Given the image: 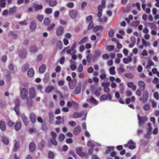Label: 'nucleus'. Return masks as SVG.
<instances>
[{"label":"nucleus","instance_id":"40","mask_svg":"<svg viewBox=\"0 0 159 159\" xmlns=\"http://www.w3.org/2000/svg\"><path fill=\"white\" fill-rule=\"evenodd\" d=\"M67 105L68 106L70 107L72 105H77V103L73 101H68L67 102Z\"/></svg>","mask_w":159,"mask_h":159},{"label":"nucleus","instance_id":"64","mask_svg":"<svg viewBox=\"0 0 159 159\" xmlns=\"http://www.w3.org/2000/svg\"><path fill=\"white\" fill-rule=\"evenodd\" d=\"M7 124L8 126L11 127L14 125V123L11 120H8L7 122Z\"/></svg>","mask_w":159,"mask_h":159},{"label":"nucleus","instance_id":"55","mask_svg":"<svg viewBox=\"0 0 159 159\" xmlns=\"http://www.w3.org/2000/svg\"><path fill=\"white\" fill-rule=\"evenodd\" d=\"M70 68L72 71L75 70L77 68V66L74 64H71L70 66Z\"/></svg>","mask_w":159,"mask_h":159},{"label":"nucleus","instance_id":"43","mask_svg":"<svg viewBox=\"0 0 159 159\" xmlns=\"http://www.w3.org/2000/svg\"><path fill=\"white\" fill-rule=\"evenodd\" d=\"M142 43L144 47H147L148 46H149L150 45L149 43L148 42H147L144 39H142Z\"/></svg>","mask_w":159,"mask_h":159},{"label":"nucleus","instance_id":"59","mask_svg":"<svg viewBox=\"0 0 159 159\" xmlns=\"http://www.w3.org/2000/svg\"><path fill=\"white\" fill-rule=\"evenodd\" d=\"M55 26V24H52L50 25L47 28V30L48 31H51L52 29Z\"/></svg>","mask_w":159,"mask_h":159},{"label":"nucleus","instance_id":"20","mask_svg":"<svg viewBox=\"0 0 159 159\" xmlns=\"http://www.w3.org/2000/svg\"><path fill=\"white\" fill-rule=\"evenodd\" d=\"M54 89V88L53 86H48L46 87L45 90V92L47 93H49L53 90Z\"/></svg>","mask_w":159,"mask_h":159},{"label":"nucleus","instance_id":"57","mask_svg":"<svg viewBox=\"0 0 159 159\" xmlns=\"http://www.w3.org/2000/svg\"><path fill=\"white\" fill-rule=\"evenodd\" d=\"M154 98L157 100L159 99V94L157 92H155L153 94Z\"/></svg>","mask_w":159,"mask_h":159},{"label":"nucleus","instance_id":"45","mask_svg":"<svg viewBox=\"0 0 159 159\" xmlns=\"http://www.w3.org/2000/svg\"><path fill=\"white\" fill-rule=\"evenodd\" d=\"M107 18L106 17L100 18L98 19L99 21L103 23H105L107 22Z\"/></svg>","mask_w":159,"mask_h":159},{"label":"nucleus","instance_id":"8","mask_svg":"<svg viewBox=\"0 0 159 159\" xmlns=\"http://www.w3.org/2000/svg\"><path fill=\"white\" fill-rule=\"evenodd\" d=\"M64 29L63 26H60L56 30V34L58 36H61L63 33Z\"/></svg>","mask_w":159,"mask_h":159},{"label":"nucleus","instance_id":"4","mask_svg":"<svg viewBox=\"0 0 159 159\" xmlns=\"http://www.w3.org/2000/svg\"><path fill=\"white\" fill-rule=\"evenodd\" d=\"M51 135L52 137V138L51 139V142L54 145L57 146V142L56 140V138L57 137V134L55 132L52 131L51 132Z\"/></svg>","mask_w":159,"mask_h":159},{"label":"nucleus","instance_id":"22","mask_svg":"<svg viewBox=\"0 0 159 159\" xmlns=\"http://www.w3.org/2000/svg\"><path fill=\"white\" fill-rule=\"evenodd\" d=\"M127 85L130 88H132V89L133 91H135L136 88V85H134V84L133 82H130L128 83L127 84Z\"/></svg>","mask_w":159,"mask_h":159},{"label":"nucleus","instance_id":"21","mask_svg":"<svg viewBox=\"0 0 159 159\" xmlns=\"http://www.w3.org/2000/svg\"><path fill=\"white\" fill-rule=\"evenodd\" d=\"M30 118L33 123H34L36 121V116L33 113H32L30 114Z\"/></svg>","mask_w":159,"mask_h":159},{"label":"nucleus","instance_id":"25","mask_svg":"<svg viewBox=\"0 0 159 159\" xmlns=\"http://www.w3.org/2000/svg\"><path fill=\"white\" fill-rule=\"evenodd\" d=\"M100 71L102 74L100 75L99 77L101 80H104L106 77V75L105 73L104 70L102 69Z\"/></svg>","mask_w":159,"mask_h":159},{"label":"nucleus","instance_id":"52","mask_svg":"<svg viewBox=\"0 0 159 159\" xmlns=\"http://www.w3.org/2000/svg\"><path fill=\"white\" fill-rule=\"evenodd\" d=\"M133 6L134 7H136L138 10H140V5L139 3L137 2L135 3H133Z\"/></svg>","mask_w":159,"mask_h":159},{"label":"nucleus","instance_id":"37","mask_svg":"<svg viewBox=\"0 0 159 159\" xmlns=\"http://www.w3.org/2000/svg\"><path fill=\"white\" fill-rule=\"evenodd\" d=\"M14 110L17 114V115L19 116V105L18 103H17L16 104L14 107Z\"/></svg>","mask_w":159,"mask_h":159},{"label":"nucleus","instance_id":"61","mask_svg":"<svg viewBox=\"0 0 159 159\" xmlns=\"http://www.w3.org/2000/svg\"><path fill=\"white\" fill-rule=\"evenodd\" d=\"M139 21H134L131 23V25L136 26L139 25Z\"/></svg>","mask_w":159,"mask_h":159},{"label":"nucleus","instance_id":"58","mask_svg":"<svg viewBox=\"0 0 159 159\" xmlns=\"http://www.w3.org/2000/svg\"><path fill=\"white\" fill-rule=\"evenodd\" d=\"M19 143L18 142H16L14 146V151L15 152L16 151L18 148Z\"/></svg>","mask_w":159,"mask_h":159},{"label":"nucleus","instance_id":"38","mask_svg":"<svg viewBox=\"0 0 159 159\" xmlns=\"http://www.w3.org/2000/svg\"><path fill=\"white\" fill-rule=\"evenodd\" d=\"M7 74L5 75V77L8 81H10L11 79L10 73L8 70H7Z\"/></svg>","mask_w":159,"mask_h":159},{"label":"nucleus","instance_id":"30","mask_svg":"<svg viewBox=\"0 0 159 159\" xmlns=\"http://www.w3.org/2000/svg\"><path fill=\"white\" fill-rule=\"evenodd\" d=\"M76 151L77 153L80 156H83L84 155V153L82 152L81 148H77L76 149Z\"/></svg>","mask_w":159,"mask_h":159},{"label":"nucleus","instance_id":"2","mask_svg":"<svg viewBox=\"0 0 159 159\" xmlns=\"http://www.w3.org/2000/svg\"><path fill=\"white\" fill-rule=\"evenodd\" d=\"M148 92L146 90H144L142 96L139 98V100L144 103L146 102L148 100Z\"/></svg>","mask_w":159,"mask_h":159},{"label":"nucleus","instance_id":"28","mask_svg":"<svg viewBox=\"0 0 159 159\" xmlns=\"http://www.w3.org/2000/svg\"><path fill=\"white\" fill-rule=\"evenodd\" d=\"M132 60V58L131 56H129L127 58H125L123 59V62L125 64H127L130 62Z\"/></svg>","mask_w":159,"mask_h":159},{"label":"nucleus","instance_id":"49","mask_svg":"<svg viewBox=\"0 0 159 159\" xmlns=\"http://www.w3.org/2000/svg\"><path fill=\"white\" fill-rule=\"evenodd\" d=\"M57 45L59 49H61L63 46L62 42L60 40H59L57 43Z\"/></svg>","mask_w":159,"mask_h":159},{"label":"nucleus","instance_id":"54","mask_svg":"<svg viewBox=\"0 0 159 159\" xmlns=\"http://www.w3.org/2000/svg\"><path fill=\"white\" fill-rule=\"evenodd\" d=\"M83 70V66L82 64H80L78 67L77 70L79 72H81Z\"/></svg>","mask_w":159,"mask_h":159},{"label":"nucleus","instance_id":"3","mask_svg":"<svg viewBox=\"0 0 159 159\" xmlns=\"http://www.w3.org/2000/svg\"><path fill=\"white\" fill-rule=\"evenodd\" d=\"M112 99V96L110 93H108L107 95L103 94L101 96L100 100L101 101H105L108 100L109 101H111Z\"/></svg>","mask_w":159,"mask_h":159},{"label":"nucleus","instance_id":"12","mask_svg":"<svg viewBox=\"0 0 159 159\" xmlns=\"http://www.w3.org/2000/svg\"><path fill=\"white\" fill-rule=\"evenodd\" d=\"M138 84L142 91L144 90L145 88V85L144 82L142 80L139 81L138 82Z\"/></svg>","mask_w":159,"mask_h":159},{"label":"nucleus","instance_id":"35","mask_svg":"<svg viewBox=\"0 0 159 159\" xmlns=\"http://www.w3.org/2000/svg\"><path fill=\"white\" fill-rule=\"evenodd\" d=\"M16 11V7L14 6L10 7L9 10V14H11L12 13L15 12Z\"/></svg>","mask_w":159,"mask_h":159},{"label":"nucleus","instance_id":"9","mask_svg":"<svg viewBox=\"0 0 159 159\" xmlns=\"http://www.w3.org/2000/svg\"><path fill=\"white\" fill-rule=\"evenodd\" d=\"M29 95L30 98H33L35 95V89L33 87L31 88L29 91Z\"/></svg>","mask_w":159,"mask_h":159},{"label":"nucleus","instance_id":"5","mask_svg":"<svg viewBox=\"0 0 159 159\" xmlns=\"http://www.w3.org/2000/svg\"><path fill=\"white\" fill-rule=\"evenodd\" d=\"M139 120V125H142L143 123L147 121V118L146 117H141L138 114L137 115Z\"/></svg>","mask_w":159,"mask_h":159},{"label":"nucleus","instance_id":"7","mask_svg":"<svg viewBox=\"0 0 159 159\" xmlns=\"http://www.w3.org/2000/svg\"><path fill=\"white\" fill-rule=\"evenodd\" d=\"M69 15L71 18L75 19L77 17L78 15V12L76 10H72L70 11Z\"/></svg>","mask_w":159,"mask_h":159},{"label":"nucleus","instance_id":"14","mask_svg":"<svg viewBox=\"0 0 159 159\" xmlns=\"http://www.w3.org/2000/svg\"><path fill=\"white\" fill-rule=\"evenodd\" d=\"M128 143L129 144V148L130 149H133L135 148V143L134 142L133 140H130Z\"/></svg>","mask_w":159,"mask_h":159},{"label":"nucleus","instance_id":"27","mask_svg":"<svg viewBox=\"0 0 159 159\" xmlns=\"http://www.w3.org/2000/svg\"><path fill=\"white\" fill-rule=\"evenodd\" d=\"M49 74L48 73H46L44 77L43 78V82L45 83H47L49 80Z\"/></svg>","mask_w":159,"mask_h":159},{"label":"nucleus","instance_id":"1","mask_svg":"<svg viewBox=\"0 0 159 159\" xmlns=\"http://www.w3.org/2000/svg\"><path fill=\"white\" fill-rule=\"evenodd\" d=\"M87 145L89 147H90L89 150V154H91L92 153L93 149L95 146H96L97 147L100 146V144L93 141H89L88 142Z\"/></svg>","mask_w":159,"mask_h":159},{"label":"nucleus","instance_id":"29","mask_svg":"<svg viewBox=\"0 0 159 159\" xmlns=\"http://www.w3.org/2000/svg\"><path fill=\"white\" fill-rule=\"evenodd\" d=\"M36 24L34 21H33L30 25V29L32 30H34L36 28Z\"/></svg>","mask_w":159,"mask_h":159},{"label":"nucleus","instance_id":"63","mask_svg":"<svg viewBox=\"0 0 159 159\" xmlns=\"http://www.w3.org/2000/svg\"><path fill=\"white\" fill-rule=\"evenodd\" d=\"M102 27L99 25L96 26L93 29V31L95 32H96L98 31L99 30L102 29Z\"/></svg>","mask_w":159,"mask_h":159},{"label":"nucleus","instance_id":"31","mask_svg":"<svg viewBox=\"0 0 159 159\" xmlns=\"http://www.w3.org/2000/svg\"><path fill=\"white\" fill-rule=\"evenodd\" d=\"M115 67L114 66L111 67L109 69L110 74L112 75H114L116 74L115 70Z\"/></svg>","mask_w":159,"mask_h":159},{"label":"nucleus","instance_id":"41","mask_svg":"<svg viewBox=\"0 0 159 159\" xmlns=\"http://www.w3.org/2000/svg\"><path fill=\"white\" fill-rule=\"evenodd\" d=\"M42 6L41 5L35 4L34 6V7L36 11L42 9Z\"/></svg>","mask_w":159,"mask_h":159},{"label":"nucleus","instance_id":"56","mask_svg":"<svg viewBox=\"0 0 159 159\" xmlns=\"http://www.w3.org/2000/svg\"><path fill=\"white\" fill-rule=\"evenodd\" d=\"M45 144V142L43 140H41L39 143V147L40 148H43Z\"/></svg>","mask_w":159,"mask_h":159},{"label":"nucleus","instance_id":"34","mask_svg":"<svg viewBox=\"0 0 159 159\" xmlns=\"http://www.w3.org/2000/svg\"><path fill=\"white\" fill-rule=\"evenodd\" d=\"M148 131L147 134L148 135H150L152 134V127L151 124L150 123H148Z\"/></svg>","mask_w":159,"mask_h":159},{"label":"nucleus","instance_id":"62","mask_svg":"<svg viewBox=\"0 0 159 159\" xmlns=\"http://www.w3.org/2000/svg\"><path fill=\"white\" fill-rule=\"evenodd\" d=\"M148 55V53L147 51L146 50H145V49L143 50L142 51V52L141 53V55L143 56H147Z\"/></svg>","mask_w":159,"mask_h":159},{"label":"nucleus","instance_id":"18","mask_svg":"<svg viewBox=\"0 0 159 159\" xmlns=\"http://www.w3.org/2000/svg\"><path fill=\"white\" fill-rule=\"evenodd\" d=\"M0 129L2 131H5L6 129V123L3 121H0Z\"/></svg>","mask_w":159,"mask_h":159},{"label":"nucleus","instance_id":"16","mask_svg":"<svg viewBox=\"0 0 159 159\" xmlns=\"http://www.w3.org/2000/svg\"><path fill=\"white\" fill-rule=\"evenodd\" d=\"M21 116L24 123L25 125L27 126L29 122L28 117L26 116L24 114H22Z\"/></svg>","mask_w":159,"mask_h":159},{"label":"nucleus","instance_id":"15","mask_svg":"<svg viewBox=\"0 0 159 159\" xmlns=\"http://www.w3.org/2000/svg\"><path fill=\"white\" fill-rule=\"evenodd\" d=\"M46 69V65L45 64H43L39 67V72L40 74H43L45 72Z\"/></svg>","mask_w":159,"mask_h":159},{"label":"nucleus","instance_id":"44","mask_svg":"<svg viewBox=\"0 0 159 159\" xmlns=\"http://www.w3.org/2000/svg\"><path fill=\"white\" fill-rule=\"evenodd\" d=\"M114 147H108L107 149L106 150V152L107 153H109L114 150Z\"/></svg>","mask_w":159,"mask_h":159},{"label":"nucleus","instance_id":"13","mask_svg":"<svg viewBox=\"0 0 159 159\" xmlns=\"http://www.w3.org/2000/svg\"><path fill=\"white\" fill-rule=\"evenodd\" d=\"M19 55L22 58L25 57L27 55L26 52L24 49L20 51L19 53Z\"/></svg>","mask_w":159,"mask_h":159},{"label":"nucleus","instance_id":"42","mask_svg":"<svg viewBox=\"0 0 159 159\" xmlns=\"http://www.w3.org/2000/svg\"><path fill=\"white\" fill-rule=\"evenodd\" d=\"M88 38L87 37H85L83 38L79 42V44L81 45L86 42V41L88 40Z\"/></svg>","mask_w":159,"mask_h":159},{"label":"nucleus","instance_id":"46","mask_svg":"<svg viewBox=\"0 0 159 159\" xmlns=\"http://www.w3.org/2000/svg\"><path fill=\"white\" fill-rule=\"evenodd\" d=\"M38 50V49L34 46H32L30 47V51L31 52L33 53L36 52Z\"/></svg>","mask_w":159,"mask_h":159},{"label":"nucleus","instance_id":"10","mask_svg":"<svg viewBox=\"0 0 159 159\" xmlns=\"http://www.w3.org/2000/svg\"><path fill=\"white\" fill-rule=\"evenodd\" d=\"M30 65L28 63H26L23 65L21 67V71L22 72H25L29 69Z\"/></svg>","mask_w":159,"mask_h":159},{"label":"nucleus","instance_id":"48","mask_svg":"<svg viewBox=\"0 0 159 159\" xmlns=\"http://www.w3.org/2000/svg\"><path fill=\"white\" fill-rule=\"evenodd\" d=\"M82 113L83 117L82 118V120H86V117L87 116V112L85 111H82Z\"/></svg>","mask_w":159,"mask_h":159},{"label":"nucleus","instance_id":"60","mask_svg":"<svg viewBox=\"0 0 159 159\" xmlns=\"http://www.w3.org/2000/svg\"><path fill=\"white\" fill-rule=\"evenodd\" d=\"M50 23V20L48 18H45L44 20V23L45 25H48Z\"/></svg>","mask_w":159,"mask_h":159},{"label":"nucleus","instance_id":"11","mask_svg":"<svg viewBox=\"0 0 159 159\" xmlns=\"http://www.w3.org/2000/svg\"><path fill=\"white\" fill-rule=\"evenodd\" d=\"M81 82H80L78 85L76 87L74 92V93L75 94H79L81 91Z\"/></svg>","mask_w":159,"mask_h":159},{"label":"nucleus","instance_id":"36","mask_svg":"<svg viewBox=\"0 0 159 159\" xmlns=\"http://www.w3.org/2000/svg\"><path fill=\"white\" fill-rule=\"evenodd\" d=\"M143 108L144 111H148L150 109V106L148 103H146L143 105Z\"/></svg>","mask_w":159,"mask_h":159},{"label":"nucleus","instance_id":"24","mask_svg":"<svg viewBox=\"0 0 159 159\" xmlns=\"http://www.w3.org/2000/svg\"><path fill=\"white\" fill-rule=\"evenodd\" d=\"M81 130V128L80 126H77L74 130V133L75 135H78Z\"/></svg>","mask_w":159,"mask_h":159},{"label":"nucleus","instance_id":"19","mask_svg":"<svg viewBox=\"0 0 159 159\" xmlns=\"http://www.w3.org/2000/svg\"><path fill=\"white\" fill-rule=\"evenodd\" d=\"M29 150L30 152H33L36 148V145L34 143L31 142L29 144Z\"/></svg>","mask_w":159,"mask_h":159},{"label":"nucleus","instance_id":"26","mask_svg":"<svg viewBox=\"0 0 159 159\" xmlns=\"http://www.w3.org/2000/svg\"><path fill=\"white\" fill-rule=\"evenodd\" d=\"M88 100L90 102L93 104L94 105H96L98 104V101L92 97H91Z\"/></svg>","mask_w":159,"mask_h":159},{"label":"nucleus","instance_id":"50","mask_svg":"<svg viewBox=\"0 0 159 159\" xmlns=\"http://www.w3.org/2000/svg\"><path fill=\"white\" fill-rule=\"evenodd\" d=\"M57 3L56 1H51L49 2V5L51 7H53L56 6Z\"/></svg>","mask_w":159,"mask_h":159},{"label":"nucleus","instance_id":"6","mask_svg":"<svg viewBox=\"0 0 159 159\" xmlns=\"http://www.w3.org/2000/svg\"><path fill=\"white\" fill-rule=\"evenodd\" d=\"M28 94V90L26 88L23 89L20 91V95L21 98L24 99L26 98Z\"/></svg>","mask_w":159,"mask_h":159},{"label":"nucleus","instance_id":"51","mask_svg":"<svg viewBox=\"0 0 159 159\" xmlns=\"http://www.w3.org/2000/svg\"><path fill=\"white\" fill-rule=\"evenodd\" d=\"M6 5V2L3 0H0V7L2 8L5 7Z\"/></svg>","mask_w":159,"mask_h":159},{"label":"nucleus","instance_id":"32","mask_svg":"<svg viewBox=\"0 0 159 159\" xmlns=\"http://www.w3.org/2000/svg\"><path fill=\"white\" fill-rule=\"evenodd\" d=\"M34 74V71L33 69L32 68H30L28 71V75L30 77H31L33 76Z\"/></svg>","mask_w":159,"mask_h":159},{"label":"nucleus","instance_id":"23","mask_svg":"<svg viewBox=\"0 0 159 159\" xmlns=\"http://www.w3.org/2000/svg\"><path fill=\"white\" fill-rule=\"evenodd\" d=\"M83 116L82 111L81 113L76 112L74 113L73 115V117L74 118H79Z\"/></svg>","mask_w":159,"mask_h":159},{"label":"nucleus","instance_id":"17","mask_svg":"<svg viewBox=\"0 0 159 159\" xmlns=\"http://www.w3.org/2000/svg\"><path fill=\"white\" fill-rule=\"evenodd\" d=\"M21 123L20 121L17 122L14 127V129L16 131H18L20 129L21 127Z\"/></svg>","mask_w":159,"mask_h":159},{"label":"nucleus","instance_id":"39","mask_svg":"<svg viewBox=\"0 0 159 159\" xmlns=\"http://www.w3.org/2000/svg\"><path fill=\"white\" fill-rule=\"evenodd\" d=\"M8 69L11 73H14V67L13 65L11 64H10L8 66Z\"/></svg>","mask_w":159,"mask_h":159},{"label":"nucleus","instance_id":"47","mask_svg":"<svg viewBox=\"0 0 159 159\" xmlns=\"http://www.w3.org/2000/svg\"><path fill=\"white\" fill-rule=\"evenodd\" d=\"M150 28L152 30L156 29L157 27L153 23H149L148 24Z\"/></svg>","mask_w":159,"mask_h":159},{"label":"nucleus","instance_id":"33","mask_svg":"<svg viewBox=\"0 0 159 159\" xmlns=\"http://www.w3.org/2000/svg\"><path fill=\"white\" fill-rule=\"evenodd\" d=\"M2 142L5 145H7L9 143L8 139L5 136H2Z\"/></svg>","mask_w":159,"mask_h":159},{"label":"nucleus","instance_id":"53","mask_svg":"<svg viewBox=\"0 0 159 159\" xmlns=\"http://www.w3.org/2000/svg\"><path fill=\"white\" fill-rule=\"evenodd\" d=\"M110 85V83L109 82H103L102 83V86L103 87H108Z\"/></svg>","mask_w":159,"mask_h":159}]
</instances>
